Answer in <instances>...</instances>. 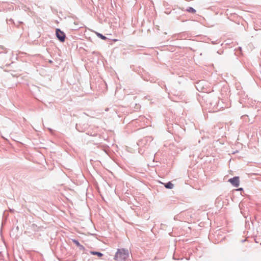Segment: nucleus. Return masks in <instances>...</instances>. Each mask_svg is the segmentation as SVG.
Wrapping results in <instances>:
<instances>
[{"label":"nucleus","instance_id":"f03ea898","mask_svg":"<svg viewBox=\"0 0 261 261\" xmlns=\"http://www.w3.org/2000/svg\"><path fill=\"white\" fill-rule=\"evenodd\" d=\"M56 36L57 39L61 42H64L65 41L66 34L60 29H56Z\"/></svg>","mask_w":261,"mask_h":261},{"label":"nucleus","instance_id":"2eb2a0df","mask_svg":"<svg viewBox=\"0 0 261 261\" xmlns=\"http://www.w3.org/2000/svg\"><path fill=\"white\" fill-rule=\"evenodd\" d=\"M217 53L219 54H221L222 53H223V51L218 50L217 51Z\"/></svg>","mask_w":261,"mask_h":261},{"label":"nucleus","instance_id":"423d86ee","mask_svg":"<svg viewBox=\"0 0 261 261\" xmlns=\"http://www.w3.org/2000/svg\"><path fill=\"white\" fill-rule=\"evenodd\" d=\"M210 105L213 106L214 108H216V109H221L223 107L219 106V98H217L215 100L213 101L210 102Z\"/></svg>","mask_w":261,"mask_h":261},{"label":"nucleus","instance_id":"39448f33","mask_svg":"<svg viewBox=\"0 0 261 261\" xmlns=\"http://www.w3.org/2000/svg\"><path fill=\"white\" fill-rule=\"evenodd\" d=\"M228 181L234 187H238L240 185V179L239 176H234L228 179Z\"/></svg>","mask_w":261,"mask_h":261},{"label":"nucleus","instance_id":"6e6552de","mask_svg":"<svg viewBox=\"0 0 261 261\" xmlns=\"http://www.w3.org/2000/svg\"><path fill=\"white\" fill-rule=\"evenodd\" d=\"M164 186L166 189H172L174 187V185L171 181H169L164 184Z\"/></svg>","mask_w":261,"mask_h":261},{"label":"nucleus","instance_id":"f257e3e1","mask_svg":"<svg viewBox=\"0 0 261 261\" xmlns=\"http://www.w3.org/2000/svg\"><path fill=\"white\" fill-rule=\"evenodd\" d=\"M129 256V253L127 249H118L114 259L118 261H122L126 260Z\"/></svg>","mask_w":261,"mask_h":261},{"label":"nucleus","instance_id":"f8f14e48","mask_svg":"<svg viewBox=\"0 0 261 261\" xmlns=\"http://www.w3.org/2000/svg\"><path fill=\"white\" fill-rule=\"evenodd\" d=\"M204 81H200L196 83V87L197 89L199 91V88H201V86L202 85L203 83H204Z\"/></svg>","mask_w":261,"mask_h":261},{"label":"nucleus","instance_id":"dca6fc26","mask_svg":"<svg viewBox=\"0 0 261 261\" xmlns=\"http://www.w3.org/2000/svg\"><path fill=\"white\" fill-rule=\"evenodd\" d=\"M245 241V240H242V242H244Z\"/></svg>","mask_w":261,"mask_h":261},{"label":"nucleus","instance_id":"4468645a","mask_svg":"<svg viewBox=\"0 0 261 261\" xmlns=\"http://www.w3.org/2000/svg\"><path fill=\"white\" fill-rule=\"evenodd\" d=\"M243 189L242 188H240L239 189H236V191H243Z\"/></svg>","mask_w":261,"mask_h":261},{"label":"nucleus","instance_id":"9d476101","mask_svg":"<svg viewBox=\"0 0 261 261\" xmlns=\"http://www.w3.org/2000/svg\"><path fill=\"white\" fill-rule=\"evenodd\" d=\"M95 33L96 34V36L101 39L103 40H106L108 39V38L106 36L102 35V34L98 32H96Z\"/></svg>","mask_w":261,"mask_h":261},{"label":"nucleus","instance_id":"9b49d317","mask_svg":"<svg viewBox=\"0 0 261 261\" xmlns=\"http://www.w3.org/2000/svg\"><path fill=\"white\" fill-rule=\"evenodd\" d=\"M186 11L189 13H193V14L196 13V10L191 7H188L186 9Z\"/></svg>","mask_w":261,"mask_h":261},{"label":"nucleus","instance_id":"20e7f679","mask_svg":"<svg viewBox=\"0 0 261 261\" xmlns=\"http://www.w3.org/2000/svg\"><path fill=\"white\" fill-rule=\"evenodd\" d=\"M153 139L151 136H146L143 139L140 140L137 144L140 146H144L146 145L148 142H150L152 141Z\"/></svg>","mask_w":261,"mask_h":261},{"label":"nucleus","instance_id":"a211bd4d","mask_svg":"<svg viewBox=\"0 0 261 261\" xmlns=\"http://www.w3.org/2000/svg\"><path fill=\"white\" fill-rule=\"evenodd\" d=\"M49 62V63H51L52 62V61L51 60H50Z\"/></svg>","mask_w":261,"mask_h":261},{"label":"nucleus","instance_id":"0eeeda50","mask_svg":"<svg viewBox=\"0 0 261 261\" xmlns=\"http://www.w3.org/2000/svg\"><path fill=\"white\" fill-rule=\"evenodd\" d=\"M71 240H72V242L74 244H75L77 247H79V248L80 250H82V251L85 250V247L83 245H82V244H81L77 240L74 239H71Z\"/></svg>","mask_w":261,"mask_h":261},{"label":"nucleus","instance_id":"ddd939ff","mask_svg":"<svg viewBox=\"0 0 261 261\" xmlns=\"http://www.w3.org/2000/svg\"><path fill=\"white\" fill-rule=\"evenodd\" d=\"M7 23L8 24H10V23H11L14 24V25H16L13 19H12V18H10L9 20H7Z\"/></svg>","mask_w":261,"mask_h":261},{"label":"nucleus","instance_id":"1a4fd4ad","mask_svg":"<svg viewBox=\"0 0 261 261\" xmlns=\"http://www.w3.org/2000/svg\"><path fill=\"white\" fill-rule=\"evenodd\" d=\"M90 253L92 255H97L99 257H101L103 255L101 252L95 251H91Z\"/></svg>","mask_w":261,"mask_h":261},{"label":"nucleus","instance_id":"7ed1b4c3","mask_svg":"<svg viewBox=\"0 0 261 261\" xmlns=\"http://www.w3.org/2000/svg\"><path fill=\"white\" fill-rule=\"evenodd\" d=\"M88 124L85 121H82L79 123L76 124L75 125V128L80 132H84L88 129Z\"/></svg>","mask_w":261,"mask_h":261},{"label":"nucleus","instance_id":"f3484780","mask_svg":"<svg viewBox=\"0 0 261 261\" xmlns=\"http://www.w3.org/2000/svg\"><path fill=\"white\" fill-rule=\"evenodd\" d=\"M117 39H114V41H117Z\"/></svg>","mask_w":261,"mask_h":261}]
</instances>
